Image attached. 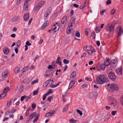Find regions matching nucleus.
<instances>
[{
  "mask_svg": "<svg viewBox=\"0 0 123 123\" xmlns=\"http://www.w3.org/2000/svg\"><path fill=\"white\" fill-rule=\"evenodd\" d=\"M122 67H121L116 69V73L118 74L121 75L122 74Z\"/></svg>",
  "mask_w": 123,
  "mask_h": 123,
  "instance_id": "nucleus-22",
  "label": "nucleus"
},
{
  "mask_svg": "<svg viewBox=\"0 0 123 123\" xmlns=\"http://www.w3.org/2000/svg\"><path fill=\"white\" fill-rule=\"evenodd\" d=\"M20 68L19 67H17L14 69V72L16 74H18L20 72Z\"/></svg>",
  "mask_w": 123,
  "mask_h": 123,
  "instance_id": "nucleus-32",
  "label": "nucleus"
},
{
  "mask_svg": "<svg viewBox=\"0 0 123 123\" xmlns=\"http://www.w3.org/2000/svg\"><path fill=\"white\" fill-rule=\"evenodd\" d=\"M60 23L59 22H56L52 27L51 29L53 31L56 32L58 30L59 28Z\"/></svg>",
  "mask_w": 123,
  "mask_h": 123,
  "instance_id": "nucleus-6",
  "label": "nucleus"
},
{
  "mask_svg": "<svg viewBox=\"0 0 123 123\" xmlns=\"http://www.w3.org/2000/svg\"><path fill=\"white\" fill-rule=\"evenodd\" d=\"M110 117V115L108 114L106 115L104 117V120L105 121L108 120Z\"/></svg>",
  "mask_w": 123,
  "mask_h": 123,
  "instance_id": "nucleus-26",
  "label": "nucleus"
},
{
  "mask_svg": "<svg viewBox=\"0 0 123 123\" xmlns=\"http://www.w3.org/2000/svg\"><path fill=\"white\" fill-rule=\"evenodd\" d=\"M19 18V17L18 16H15L12 18V20L13 21L16 22L17 21Z\"/></svg>",
  "mask_w": 123,
  "mask_h": 123,
  "instance_id": "nucleus-25",
  "label": "nucleus"
},
{
  "mask_svg": "<svg viewBox=\"0 0 123 123\" xmlns=\"http://www.w3.org/2000/svg\"><path fill=\"white\" fill-rule=\"evenodd\" d=\"M74 25V24H73V23L69 22L68 25L69 28H71V29H73V26Z\"/></svg>",
  "mask_w": 123,
  "mask_h": 123,
  "instance_id": "nucleus-36",
  "label": "nucleus"
},
{
  "mask_svg": "<svg viewBox=\"0 0 123 123\" xmlns=\"http://www.w3.org/2000/svg\"><path fill=\"white\" fill-rule=\"evenodd\" d=\"M56 63L55 61H53L52 63V65L53 67H57Z\"/></svg>",
  "mask_w": 123,
  "mask_h": 123,
  "instance_id": "nucleus-41",
  "label": "nucleus"
},
{
  "mask_svg": "<svg viewBox=\"0 0 123 123\" xmlns=\"http://www.w3.org/2000/svg\"><path fill=\"white\" fill-rule=\"evenodd\" d=\"M86 4V2L85 1L84 3L82 4L81 5L80 7V9H82L84 8Z\"/></svg>",
  "mask_w": 123,
  "mask_h": 123,
  "instance_id": "nucleus-40",
  "label": "nucleus"
},
{
  "mask_svg": "<svg viewBox=\"0 0 123 123\" xmlns=\"http://www.w3.org/2000/svg\"><path fill=\"white\" fill-rule=\"evenodd\" d=\"M116 10L115 9H113L111 11V14H114V12H115Z\"/></svg>",
  "mask_w": 123,
  "mask_h": 123,
  "instance_id": "nucleus-58",
  "label": "nucleus"
},
{
  "mask_svg": "<svg viewBox=\"0 0 123 123\" xmlns=\"http://www.w3.org/2000/svg\"><path fill=\"white\" fill-rule=\"evenodd\" d=\"M29 14L28 13H26L24 16V19L25 21H26L29 19Z\"/></svg>",
  "mask_w": 123,
  "mask_h": 123,
  "instance_id": "nucleus-23",
  "label": "nucleus"
},
{
  "mask_svg": "<svg viewBox=\"0 0 123 123\" xmlns=\"http://www.w3.org/2000/svg\"><path fill=\"white\" fill-rule=\"evenodd\" d=\"M49 13L47 12H46L44 13V17L45 19H47L48 18V17L49 15Z\"/></svg>",
  "mask_w": 123,
  "mask_h": 123,
  "instance_id": "nucleus-29",
  "label": "nucleus"
},
{
  "mask_svg": "<svg viewBox=\"0 0 123 123\" xmlns=\"http://www.w3.org/2000/svg\"><path fill=\"white\" fill-rule=\"evenodd\" d=\"M30 110V108H28L27 109L25 113V115L26 116H27L28 115L29 113V111Z\"/></svg>",
  "mask_w": 123,
  "mask_h": 123,
  "instance_id": "nucleus-50",
  "label": "nucleus"
},
{
  "mask_svg": "<svg viewBox=\"0 0 123 123\" xmlns=\"http://www.w3.org/2000/svg\"><path fill=\"white\" fill-rule=\"evenodd\" d=\"M38 116H37L33 121V123H35L38 120Z\"/></svg>",
  "mask_w": 123,
  "mask_h": 123,
  "instance_id": "nucleus-49",
  "label": "nucleus"
},
{
  "mask_svg": "<svg viewBox=\"0 0 123 123\" xmlns=\"http://www.w3.org/2000/svg\"><path fill=\"white\" fill-rule=\"evenodd\" d=\"M52 9L50 7H48L47 8V9L46 12H47L49 14L50 13Z\"/></svg>",
  "mask_w": 123,
  "mask_h": 123,
  "instance_id": "nucleus-43",
  "label": "nucleus"
},
{
  "mask_svg": "<svg viewBox=\"0 0 123 123\" xmlns=\"http://www.w3.org/2000/svg\"><path fill=\"white\" fill-rule=\"evenodd\" d=\"M73 29H71V28H69L68 27L66 33L68 34H69L71 33V30H72Z\"/></svg>",
  "mask_w": 123,
  "mask_h": 123,
  "instance_id": "nucleus-28",
  "label": "nucleus"
},
{
  "mask_svg": "<svg viewBox=\"0 0 123 123\" xmlns=\"http://www.w3.org/2000/svg\"><path fill=\"white\" fill-rule=\"evenodd\" d=\"M106 11V10L105 9L103 10L102 11H101L100 12V14L102 15H103L104 13Z\"/></svg>",
  "mask_w": 123,
  "mask_h": 123,
  "instance_id": "nucleus-54",
  "label": "nucleus"
},
{
  "mask_svg": "<svg viewBox=\"0 0 123 123\" xmlns=\"http://www.w3.org/2000/svg\"><path fill=\"white\" fill-rule=\"evenodd\" d=\"M53 92V91H52L51 89H50L49 90V91L46 93L48 95H49L52 93Z\"/></svg>",
  "mask_w": 123,
  "mask_h": 123,
  "instance_id": "nucleus-47",
  "label": "nucleus"
},
{
  "mask_svg": "<svg viewBox=\"0 0 123 123\" xmlns=\"http://www.w3.org/2000/svg\"><path fill=\"white\" fill-rule=\"evenodd\" d=\"M25 44L27 45H28V46H30L31 45V43H30L29 41H27L26 43Z\"/></svg>",
  "mask_w": 123,
  "mask_h": 123,
  "instance_id": "nucleus-63",
  "label": "nucleus"
},
{
  "mask_svg": "<svg viewBox=\"0 0 123 123\" xmlns=\"http://www.w3.org/2000/svg\"><path fill=\"white\" fill-rule=\"evenodd\" d=\"M91 36L94 39H95L96 37V33L95 32H92V34Z\"/></svg>",
  "mask_w": 123,
  "mask_h": 123,
  "instance_id": "nucleus-51",
  "label": "nucleus"
},
{
  "mask_svg": "<svg viewBox=\"0 0 123 123\" xmlns=\"http://www.w3.org/2000/svg\"><path fill=\"white\" fill-rule=\"evenodd\" d=\"M37 113L36 112H34L31 114L28 117V118L30 119H31L36 116Z\"/></svg>",
  "mask_w": 123,
  "mask_h": 123,
  "instance_id": "nucleus-18",
  "label": "nucleus"
},
{
  "mask_svg": "<svg viewBox=\"0 0 123 123\" xmlns=\"http://www.w3.org/2000/svg\"><path fill=\"white\" fill-rule=\"evenodd\" d=\"M97 93L95 92H91L89 94V96L90 98L93 99L96 97Z\"/></svg>",
  "mask_w": 123,
  "mask_h": 123,
  "instance_id": "nucleus-11",
  "label": "nucleus"
},
{
  "mask_svg": "<svg viewBox=\"0 0 123 123\" xmlns=\"http://www.w3.org/2000/svg\"><path fill=\"white\" fill-rule=\"evenodd\" d=\"M51 71L49 70L47 71L45 73V75L47 77L50 76L51 75Z\"/></svg>",
  "mask_w": 123,
  "mask_h": 123,
  "instance_id": "nucleus-24",
  "label": "nucleus"
},
{
  "mask_svg": "<svg viewBox=\"0 0 123 123\" xmlns=\"http://www.w3.org/2000/svg\"><path fill=\"white\" fill-rule=\"evenodd\" d=\"M87 86L86 84H84L82 85V87L83 88H87Z\"/></svg>",
  "mask_w": 123,
  "mask_h": 123,
  "instance_id": "nucleus-57",
  "label": "nucleus"
},
{
  "mask_svg": "<svg viewBox=\"0 0 123 123\" xmlns=\"http://www.w3.org/2000/svg\"><path fill=\"white\" fill-rule=\"evenodd\" d=\"M67 21V17L66 16H64L61 20V25L63 26H65Z\"/></svg>",
  "mask_w": 123,
  "mask_h": 123,
  "instance_id": "nucleus-12",
  "label": "nucleus"
},
{
  "mask_svg": "<svg viewBox=\"0 0 123 123\" xmlns=\"http://www.w3.org/2000/svg\"><path fill=\"white\" fill-rule=\"evenodd\" d=\"M31 97V95H29L26 98V99L25 101L26 102H27L30 99Z\"/></svg>",
  "mask_w": 123,
  "mask_h": 123,
  "instance_id": "nucleus-60",
  "label": "nucleus"
},
{
  "mask_svg": "<svg viewBox=\"0 0 123 123\" xmlns=\"http://www.w3.org/2000/svg\"><path fill=\"white\" fill-rule=\"evenodd\" d=\"M87 52L89 55H91L92 54V53L90 50H87Z\"/></svg>",
  "mask_w": 123,
  "mask_h": 123,
  "instance_id": "nucleus-64",
  "label": "nucleus"
},
{
  "mask_svg": "<svg viewBox=\"0 0 123 123\" xmlns=\"http://www.w3.org/2000/svg\"><path fill=\"white\" fill-rule=\"evenodd\" d=\"M70 22L73 23V24H74L75 22V19L74 18H72L70 19Z\"/></svg>",
  "mask_w": 123,
  "mask_h": 123,
  "instance_id": "nucleus-31",
  "label": "nucleus"
},
{
  "mask_svg": "<svg viewBox=\"0 0 123 123\" xmlns=\"http://www.w3.org/2000/svg\"><path fill=\"white\" fill-rule=\"evenodd\" d=\"M114 26L110 23H108L105 26V28L106 30L110 32L113 31H114Z\"/></svg>",
  "mask_w": 123,
  "mask_h": 123,
  "instance_id": "nucleus-4",
  "label": "nucleus"
},
{
  "mask_svg": "<svg viewBox=\"0 0 123 123\" xmlns=\"http://www.w3.org/2000/svg\"><path fill=\"white\" fill-rule=\"evenodd\" d=\"M78 113H79L80 116H82L83 114L81 112L80 110H77Z\"/></svg>",
  "mask_w": 123,
  "mask_h": 123,
  "instance_id": "nucleus-59",
  "label": "nucleus"
},
{
  "mask_svg": "<svg viewBox=\"0 0 123 123\" xmlns=\"http://www.w3.org/2000/svg\"><path fill=\"white\" fill-rule=\"evenodd\" d=\"M29 6L28 3H27L26 1L25 2H24L23 7V10L26 11L28 10Z\"/></svg>",
  "mask_w": 123,
  "mask_h": 123,
  "instance_id": "nucleus-14",
  "label": "nucleus"
},
{
  "mask_svg": "<svg viewBox=\"0 0 123 123\" xmlns=\"http://www.w3.org/2000/svg\"><path fill=\"white\" fill-rule=\"evenodd\" d=\"M76 76V73L75 71H73L71 74L70 77V79H74Z\"/></svg>",
  "mask_w": 123,
  "mask_h": 123,
  "instance_id": "nucleus-15",
  "label": "nucleus"
},
{
  "mask_svg": "<svg viewBox=\"0 0 123 123\" xmlns=\"http://www.w3.org/2000/svg\"><path fill=\"white\" fill-rule=\"evenodd\" d=\"M27 97V96L26 95H24L22 96L21 97L20 100L21 101H22L25 98H26Z\"/></svg>",
  "mask_w": 123,
  "mask_h": 123,
  "instance_id": "nucleus-45",
  "label": "nucleus"
},
{
  "mask_svg": "<svg viewBox=\"0 0 123 123\" xmlns=\"http://www.w3.org/2000/svg\"><path fill=\"white\" fill-rule=\"evenodd\" d=\"M46 25H45V24H43L41 27V29H45L46 27Z\"/></svg>",
  "mask_w": 123,
  "mask_h": 123,
  "instance_id": "nucleus-61",
  "label": "nucleus"
},
{
  "mask_svg": "<svg viewBox=\"0 0 123 123\" xmlns=\"http://www.w3.org/2000/svg\"><path fill=\"white\" fill-rule=\"evenodd\" d=\"M117 35L118 36H120L122 35L123 31H122V28L121 26H119L117 28Z\"/></svg>",
  "mask_w": 123,
  "mask_h": 123,
  "instance_id": "nucleus-13",
  "label": "nucleus"
},
{
  "mask_svg": "<svg viewBox=\"0 0 123 123\" xmlns=\"http://www.w3.org/2000/svg\"><path fill=\"white\" fill-rule=\"evenodd\" d=\"M29 69V67H26L24 68L23 69L22 72H24L28 71Z\"/></svg>",
  "mask_w": 123,
  "mask_h": 123,
  "instance_id": "nucleus-42",
  "label": "nucleus"
},
{
  "mask_svg": "<svg viewBox=\"0 0 123 123\" xmlns=\"http://www.w3.org/2000/svg\"><path fill=\"white\" fill-rule=\"evenodd\" d=\"M78 121L77 120H74L73 119H70L69 120V122L70 123H75Z\"/></svg>",
  "mask_w": 123,
  "mask_h": 123,
  "instance_id": "nucleus-33",
  "label": "nucleus"
},
{
  "mask_svg": "<svg viewBox=\"0 0 123 123\" xmlns=\"http://www.w3.org/2000/svg\"><path fill=\"white\" fill-rule=\"evenodd\" d=\"M75 83V81L74 80H72L71 81L69 84V85L68 87V89H71L72 87L74 86Z\"/></svg>",
  "mask_w": 123,
  "mask_h": 123,
  "instance_id": "nucleus-16",
  "label": "nucleus"
},
{
  "mask_svg": "<svg viewBox=\"0 0 123 123\" xmlns=\"http://www.w3.org/2000/svg\"><path fill=\"white\" fill-rule=\"evenodd\" d=\"M105 66L104 64H103L98 65L97 67V68L98 70H104L105 69Z\"/></svg>",
  "mask_w": 123,
  "mask_h": 123,
  "instance_id": "nucleus-9",
  "label": "nucleus"
},
{
  "mask_svg": "<svg viewBox=\"0 0 123 123\" xmlns=\"http://www.w3.org/2000/svg\"><path fill=\"white\" fill-rule=\"evenodd\" d=\"M48 95L46 93L43 95V100H45L46 97L48 96Z\"/></svg>",
  "mask_w": 123,
  "mask_h": 123,
  "instance_id": "nucleus-53",
  "label": "nucleus"
},
{
  "mask_svg": "<svg viewBox=\"0 0 123 123\" xmlns=\"http://www.w3.org/2000/svg\"><path fill=\"white\" fill-rule=\"evenodd\" d=\"M75 36L77 37H79L80 36V34L79 32L78 31H77L75 34Z\"/></svg>",
  "mask_w": 123,
  "mask_h": 123,
  "instance_id": "nucleus-48",
  "label": "nucleus"
},
{
  "mask_svg": "<svg viewBox=\"0 0 123 123\" xmlns=\"http://www.w3.org/2000/svg\"><path fill=\"white\" fill-rule=\"evenodd\" d=\"M107 90L110 92H112L115 90L117 91L119 89L117 85L114 83L109 84L107 85Z\"/></svg>",
  "mask_w": 123,
  "mask_h": 123,
  "instance_id": "nucleus-2",
  "label": "nucleus"
},
{
  "mask_svg": "<svg viewBox=\"0 0 123 123\" xmlns=\"http://www.w3.org/2000/svg\"><path fill=\"white\" fill-rule=\"evenodd\" d=\"M86 55V53L84 52L83 53L81 56L80 57V58L81 59L82 58H84L85 57V56Z\"/></svg>",
  "mask_w": 123,
  "mask_h": 123,
  "instance_id": "nucleus-55",
  "label": "nucleus"
},
{
  "mask_svg": "<svg viewBox=\"0 0 123 123\" xmlns=\"http://www.w3.org/2000/svg\"><path fill=\"white\" fill-rule=\"evenodd\" d=\"M104 63V65L107 66H108L110 64V62L108 61H105V62Z\"/></svg>",
  "mask_w": 123,
  "mask_h": 123,
  "instance_id": "nucleus-46",
  "label": "nucleus"
},
{
  "mask_svg": "<svg viewBox=\"0 0 123 123\" xmlns=\"http://www.w3.org/2000/svg\"><path fill=\"white\" fill-rule=\"evenodd\" d=\"M10 88L8 87H7L5 88L3 90V92L5 93L7 92L9 90Z\"/></svg>",
  "mask_w": 123,
  "mask_h": 123,
  "instance_id": "nucleus-35",
  "label": "nucleus"
},
{
  "mask_svg": "<svg viewBox=\"0 0 123 123\" xmlns=\"http://www.w3.org/2000/svg\"><path fill=\"white\" fill-rule=\"evenodd\" d=\"M3 51L4 54L5 55H8L9 53V51L8 48L4 47L3 49Z\"/></svg>",
  "mask_w": 123,
  "mask_h": 123,
  "instance_id": "nucleus-20",
  "label": "nucleus"
},
{
  "mask_svg": "<svg viewBox=\"0 0 123 123\" xmlns=\"http://www.w3.org/2000/svg\"><path fill=\"white\" fill-rule=\"evenodd\" d=\"M49 83V80L46 81L43 84V86H45V87H48L49 85L48 84Z\"/></svg>",
  "mask_w": 123,
  "mask_h": 123,
  "instance_id": "nucleus-34",
  "label": "nucleus"
},
{
  "mask_svg": "<svg viewBox=\"0 0 123 123\" xmlns=\"http://www.w3.org/2000/svg\"><path fill=\"white\" fill-rule=\"evenodd\" d=\"M8 74V72L6 70H4L2 73V75L3 77L4 78H6Z\"/></svg>",
  "mask_w": 123,
  "mask_h": 123,
  "instance_id": "nucleus-17",
  "label": "nucleus"
},
{
  "mask_svg": "<svg viewBox=\"0 0 123 123\" xmlns=\"http://www.w3.org/2000/svg\"><path fill=\"white\" fill-rule=\"evenodd\" d=\"M24 90V88L23 86L21 85L18 86V92L20 93H21Z\"/></svg>",
  "mask_w": 123,
  "mask_h": 123,
  "instance_id": "nucleus-19",
  "label": "nucleus"
},
{
  "mask_svg": "<svg viewBox=\"0 0 123 123\" xmlns=\"http://www.w3.org/2000/svg\"><path fill=\"white\" fill-rule=\"evenodd\" d=\"M38 80H36L33 81L31 83V85H33L34 84L37 83L38 82Z\"/></svg>",
  "mask_w": 123,
  "mask_h": 123,
  "instance_id": "nucleus-56",
  "label": "nucleus"
},
{
  "mask_svg": "<svg viewBox=\"0 0 123 123\" xmlns=\"http://www.w3.org/2000/svg\"><path fill=\"white\" fill-rule=\"evenodd\" d=\"M85 80H88L90 81L92 80V79L90 78L86 77L85 78Z\"/></svg>",
  "mask_w": 123,
  "mask_h": 123,
  "instance_id": "nucleus-62",
  "label": "nucleus"
},
{
  "mask_svg": "<svg viewBox=\"0 0 123 123\" xmlns=\"http://www.w3.org/2000/svg\"><path fill=\"white\" fill-rule=\"evenodd\" d=\"M16 111V110L14 109H12L10 111L7 112L6 113V115H8L10 114H12L15 112Z\"/></svg>",
  "mask_w": 123,
  "mask_h": 123,
  "instance_id": "nucleus-21",
  "label": "nucleus"
},
{
  "mask_svg": "<svg viewBox=\"0 0 123 123\" xmlns=\"http://www.w3.org/2000/svg\"><path fill=\"white\" fill-rule=\"evenodd\" d=\"M109 103L114 107H118L117 101L113 98L111 96L109 97L108 98Z\"/></svg>",
  "mask_w": 123,
  "mask_h": 123,
  "instance_id": "nucleus-3",
  "label": "nucleus"
},
{
  "mask_svg": "<svg viewBox=\"0 0 123 123\" xmlns=\"http://www.w3.org/2000/svg\"><path fill=\"white\" fill-rule=\"evenodd\" d=\"M96 80L98 84H102L106 82L108 80V78L105 74H100L97 77Z\"/></svg>",
  "mask_w": 123,
  "mask_h": 123,
  "instance_id": "nucleus-1",
  "label": "nucleus"
},
{
  "mask_svg": "<svg viewBox=\"0 0 123 123\" xmlns=\"http://www.w3.org/2000/svg\"><path fill=\"white\" fill-rule=\"evenodd\" d=\"M45 3L44 1H41L39 2L38 4L34 7V10L35 11H38Z\"/></svg>",
  "mask_w": 123,
  "mask_h": 123,
  "instance_id": "nucleus-5",
  "label": "nucleus"
},
{
  "mask_svg": "<svg viewBox=\"0 0 123 123\" xmlns=\"http://www.w3.org/2000/svg\"><path fill=\"white\" fill-rule=\"evenodd\" d=\"M117 63V59L115 57H112L111 63V65L113 68H115L116 66Z\"/></svg>",
  "mask_w": 123,
  "mask_h": 123,
  "instance_id": "nucleus-8",
  "label": "nucleus"
},
{
  "mask_svg": "<svg viewBox=\"0 0 123 123\" xmlns=\"http://www.w3.org/2000/svg\"><path fill=\"white\" fill-rule=\"evenodd\" d=\"M117 112V111H112L111 112V114L113 116H114L116 114V113Z\"/></svg>",
  "mask_w": 123,
  "mask_h": 123,
  "instance_id": "nucleus-52",
  "label": "nucleus"
},
{
  "mask_svg": "<svg viewBox=\"0 0 123 123\" xmlns=\"http://www.w3.org/2000/svg\"><path fill=\"white\" fill-rule=\"evenodd\" d=\"M70 22L73 23V24H74L75 22V19L74 18H72L70 19Z\"/></svg>",
  "mask_w": 123,
  "mask_h": 123,
  "instance_id": "nucleus-30",
  "label": "nucleus"
},
{
  "mask_svg": "<svg viewBox=\"0 0 123 123\" xmlns=\"http://www.w3.org/2000/svg\"><path fill=\"white\" fill-rule=\"evenodd\" d=\"M108 76L110 79L113 81L116 78V76L114 73L112 72H110L109 73Z\"/></svg>",
  "mask_w": 123,
  "mask_h": 123,
  "instance_id": "nucleus-10",
  "label": "nucleus"
},
{
  "mask_svg": "<svg viewBox=\"0 0 123 123\" xmlns=\"http://www.w3.org/2000/svg\"><path fill=\"white\" fill-rule=\"evenodd\" d=\"M100 28L99 26L97 27L95 29L96 32L97 33L99 32L100 31Z\"/></svg>",
  "mask_w": 123,
  "mask_h": 123,
  "instance_id": "nucleus-39",
  "label": "nucleus"
},
{
  "mask_svg": "<svg viewBox=\"0 0 123 123\" xmlns=\"http://www.w3.org/2000/svg\"><path fill=\"white\" fill-rule=\"evenodd\" d=\"M60 57H58L57 59L56 62L57 63L59 64V65H61V62L60 61Z\"/></svg>",
  "mask_w": 123,
  "mask_h": 123,
  "instance_id": "nucleus-27",
  "label": "nucleus"
},
{
  "mask_svg": "<svg viewBox=\"0 0 123 123\" xmlns=\"http://www.w3.org/2000/svg\"><path fill=\"white\" fill-rule=\"evenodd\" d=\"M6 95V94L4 92L0 95V99L4 98Z\"/></svg>",
  "mask_w": 123,
  "mask_h": 123,
  "instance_id": "nucleus-37",
  "label": "nucleus"
},
{
  "mask_svg": "<svg viewBox=\"0 0 123 123\" xmlns=\"http://www.w3.org/2000/svg\"><path fill=\"white\" fill-rule=\"evenodd\" d=\"M57 111V110L56 109L52 110H50L48 112L45 114V116L46 117H51L54 115L55 113Z\"/></svg>",
  "mask_w": 123,
  "mask_h": 123,
  "instance_id": "nucleus-7",
  "label": "nucleus"
},
{
  "mask_svg": "<svg viewBox=\"0 0 123 123\" xmlns=\"http://www.w3.org/2000/svg\"><path fill=\"white\" fill-rule=\"evenodd\" d=\"M63 62L64 64H67L69 63V61L68 60H67L65 59H63Z\"/></svg>",
  "mask_w": 123,
  "mask_h": 123,
  "instance_id": "nucleus-44",
  "label": "nucleus"
},
{
  "mask_svg": "<svg viewBox=\"0 0 123 123\" xmlns=\"http://www.w3.org/2000/svg\"><path fill=\"white\" fill-rule=\"evenodd\" d=\"M120 101L121 105L123 106V95H122L120 97Z\"/></svg>",
  "mask_w": 123,
  "mask_h": 123,
  "instance_id": "nucleus-38",
  "label": "nucleus"
}]
</instances>
